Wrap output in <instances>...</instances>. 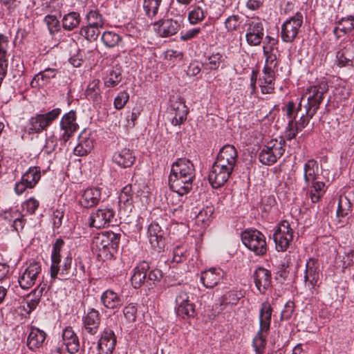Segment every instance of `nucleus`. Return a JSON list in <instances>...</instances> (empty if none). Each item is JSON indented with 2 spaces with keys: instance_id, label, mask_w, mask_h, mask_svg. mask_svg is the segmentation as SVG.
<instances>
[{
  "instance_id": "57",
  "label": "nucleus",
  "mask_w": 354,
  "mask_h": 354,
  "mask_svg": "<svg viewBox=\"0 0 354 354\" xmlns=\"http://www.w3.org/2000/svg\"><path fill=\"white\" fill-rule=\"evenodd\" d=\"M300 131L295 121L288 120L287 126L285 129V138L288 140L295 138L297 134Z\"/></svg>"
},
{
  "instance_id": "35",
  "label": "nucleus",
  "mask_w": 354,
  "mask_h": 354,
  "mask_svg": "<svg viewBox=\"0 0 354 354\" xmlns=\"http://www.w3.org/2000/svg\"><path fill=\"white\" fill-rule=\"evenodd\" d=\"M272 309L268 302H263L259 311V324L261 331H266L268 333L272 317Z\"/></svg>"
},
{
  "instance_id": "40",
  "label": "nucleus",
  "mask_w": 354,
  "mask_h": 354,
  "mask_svg": "<svg viewBox=\"0 0 354 354\" xmlns=\"http://www.w3.org/2000/svg\"><path fill=\"white\" fill-rule=\"evenodd\" d=\"M81 21L80 13L70 12L64 15L62 18V26L64 30L70 31L78 27Z\"/></svg>"
},
{
  "instance_id": "53",
  "label": "nucleus",
  "mask_w": 354,
  "mask_h": 354,
  "mask_svg": "<svg viewBox=\"0 0 354 354\" xmlns=\"http://www.w3.org/2000/svg\"><path fill=\"white\" fill-rule=\"evenodd\" d=\"M242 294L237 290H231L225 293L222 298L223 304L236 305L241 298Z\"/></svg>"
},
{
  "instance_id": "25",
  "label": "nucleus",
  "mask_w": 354,
  "mask_h": 354,
  "mask_svg": "<svg viewBox=\"0 0 354 354\" xmlns=\"http://www.w3.org/2000/svg\"><path fill=\"white\" fill-rule=\"evenodd\" d=\"M255 286L261 293H264L271 285V273L263 268H257L253 274Z\"/></svg>"
},
{
  "instance_id": "47",
  "label": "nucleus",
  "mask_w": 354,
  "mask_h": 354,
  "mask_svg": "<svg viewBox=\"0 0 354 354\" xmlns=\"http://www.w3.org/2000/svg\"><path fill=\"white\" fill-rule=\"evenodd\" d=\"M205 17L203 9L199 6H192L188 13V21L191 25L200 24Z\"/></svg>"
},
{
  "instance_id": "46",
  "label": "nucleus",
  "mask_w": 354,
  "mask_h": 354,
  "mask_svg": "<svg viewBox=\"0 0 354 354\" xmlns=\"http://www.w3.org/2000/svg\"><path fill=\"white\" fill-rule=\"evenodd\" d=\"M101 39L106 47L113 48L120 44L122 41V37L113 31H105L103 32Z\"/></svg>"
},
{
  "instance_id": "42",
  "label": "nucleus",
  "mask_w": 354,
  "mask_h": 354,
  "mask_svg": "<svg viewBox=\"0 0 354 354\" xmlns=\"http://www.w3.org/2000/svg\"><path fill=\"white\" fill-rule=\"evenodd\" d=\"M100 84L99 80H93L88 84L85 91L86 97L95 102H100L102 98Z\"/></svg>"
},
{
  "instance_id": "20",
  "label": "nucleus",
  "mask_w": 354,
  "mask_h": 354,
  "mask_svg": "<svg viewBox=\"0 0 354 354\" xmlns=\"http://www.w3.org/2000/svg\"><path fill=\"white\" fill-rule=\"evenodd\" d=\"M171 174L195 177V169L191 160L185 157L179 158L171 166Z\"/></svg>"
},
{
  "instance_id": "7",
  "label": "nucleus",
  "mask_w": 354,
  "mask_h": 354,
  "mask_svg": "<svg viewBox=\"0 0 354 354\" xmlns=\"http://www.w3.org/2000/svg\"><path fill=\"white\" fill-rule=\"evenodd\" d=\"M77 115L74 110L64 113L59 121V140L66 142L79 130Z\"/></svg>"
},
{
  "instance_id": "63",
  "label": "nucleus",
  "mask_w": 354,
  "mask_h": 354,
  "mask_svg": "<svg viewBox=\"0 0 354 354\" xmlns=\"http://www.w3.org/2000/svg\"><path fill=\"white\" fill-rule=\"evenodd\" d=\"M39 205V203L37 200L34 198H30L24 203L23 208L30 214H34Z\"/></svg>"
},
{
  "instance_id": "1",
  "label": "nucleus",
  "mask_w": 354,
  "mask_h": 354,
  "mask_svg": "<svg viewBox=\"0 0 354 354\" xmlns=\"http://www.w3.org/2000/svg\"><path fill=\"white\" fill-rule=\"evenodd\" d=\"M326 84L314 85L306 91L307 99L304 104V111L298 121H295L300 131L309 123L310 119L315 115L324 100V95L327 91Z\"/></svg>"
},
{
  "instance_id": "39",
  "label": "nucleus",
  "mask_w": 354,
  "mask_h": 354,
  "mask_svg": "<svg viewBox=\"0 0 354 354\" xmlns=\"http://www.w3.org/2000/svg\"><path fill=\"white\" fill-rule=\"evenodd\" d=\"M225 61L223 55L220 52H212L203 64L206 70H217L221 64Z\"/></svg>"
},
{
  "instance_id": "37",
  "label": "nucleus",
  "mask_w": 354,
  "mask_h": 354,
  "mask_svg": "<svg viewBox=\"0 0 354 354\" xmlns=\"http://www.w3.org/2000/svg\"><path fill=\"white\" fill-rule=\"evenodd\" d=\"M306 97L307 98L306 93L301 97L297 107L292 101L288 102L285 106L282 107V111L288 120L295 121L298 113L302 111L304 108L302 102L305 101Z\"/></svg>"
},
{
  "instance_id": "41",
  "label": "nucleus",
  "mask_w": 354,
  "mask_h": 354,
  "mask_svg": "<svg viewBox=\"0 0 354 354\" xmlns=\"http://www.w3.org/2000/svg\"><path fill=\"white\" fill-rule=\"evenodd\" d=\"M41 178L40 168L37 167H30L23 176L22 178L26 186L29 188L34 187Z\"/></svg>"
},
{
  "instance_id": "32",
  "label": "nucleus",
  "mask_w": 354,
  "mask_h": 354,
  "mask_svg": "<svg viewBox=\"0 0 354 354\" xmlns=\"http://www.w3.org/2000/svg\"><path fill=\"white\" fill-rule=\"evenodd\" d=\"M101 302L105 308L109 309H115L123 304L122 297L112 290H106L102 293Z\"/></svg>"
},
{
  "instance_id": "59",
  "label": "nucleus",
  "mask_w": 354,
  "mask_h": 354,
  "mask_svg": "<svg viewBox=\"0 0 354 354\" xmlns=\"http://www.w3.org/2000/svg\"><path fill=\"white\" fill-rule=\"evenodd\" d=\"M113 161L119 167L126 168L133 164L135 156H113Z\"/></svg>"
},
{
  "instance_id": "6",
  "label": "nucleus",
  "mask_w": 354,
  "mask_h": 354,
  "mask_svg": "<svg viewBox=\"0 0 354 354\" xmlns=\"http://www.w3.org/2000/svg\"><path fill=\"white\" fill-rule=\"evenodd\" d=\"M243 243L250 250L259 256L266 253L267 245L265 236L257 230H245L241 233Z\"/></svg>"
},
{
  "instance_id": "22",
  "label": "nucleus",
  "mask_w": 354,
  "mask_h": 354,
  "mask_svg": "<svg viewBox=\"0 0 354 354\" xmlns=\"http://www.w3.org/2000/svg\"><path fill=\"white\" fill-rule=\"evenodd\" d=\"M101 199V189L97 187L87 188L83 191L80 198V205L86 208L97 205Z\"/></svg>"
},
{
  "instance_id": "8",
  "label": "nucleus",
  "mask_w": 354,
  "mask_h": 354,
  "mask_svg": "<svg viewBox=\"0 0 354 354\" xmlns=\"http://www.w3.org/2000/svg\"><path fill=\"white\" fill-rule=\"evenodd\" d=\"M303 24V15L297 12L286 19L281 28V38L283 42L292 43L296 39Z\"/></svg>"
},
{
  "instance_id": "12",
  "label": "nucleus",
  "mask_w": 354,
  "mask_h": 354,
  "mask_svg": "<svg viewBox=\"0 0 354 354\" xmlns=\"http://www.w3.org/2000/svg\"><path fill=\"white\" fill-rule=\"evenodd\" d=\"M293 239V230L287 221H282L273 234L276 250L279 252L286 251Z\"/></svg>"
},
{
  "instance_id": "10",
  "label": "nucleus",
  "mask_w": 354,
  "mask_h": 354,
  "mask_svg": "<svg viewBox=\"0 0 354 354\" xmlns=\"http://www.w3.org/2000/svg\"><path fill=\"white\" fill-rule=\"evenodd\" d=\"M245 39L248 45L257 46L264 37L263 24L259 18H251L244 24Z\"/></svg>"
},
{
  "instance_id": "30",
  "label": "nucleus",
  "mask_w": 354,
  "mask_h": 354,
  "mask_svg": "<svg viewBox=\"0 0 354 354\" xmlns=\"http://www.w3.org/2000/svg\"><path fill=\"white\" fill-rule=\"evenodd\" d=\"M55 68H47L36 74L30 82L32 88L43 87L48 84L50 80L55 78L57 73Z\"/></svg>"
},
{
  "instance_id": "5",
  "label": "nucleus",
  "mask_w": 354,
  "mask_h": 354,
  "mask_svg": "<svg viewBox=\"0 0 354 354\" xmlns=\"http://www.w3.org/2000/svg\"><path fill=\"white\" fill-rule=\"evenodd\" d=\"M120 242V236L112 232H104L96 234L91 242V248L93 252L102 254H113L116 251Z\"/></svg>"
},
{
  "instance_id": "62",
  "label": "nucleus",
  "mask_w": 354,
  "mask_h": 354,
  "mask_svg": "<svg viewBox=\"0 0 354 354\" xmlns=\"http://www.w3.org/2000/svg\"><path fill=\"white\" fill-rule=\"evenodd\" d=\"M136 312L137 309L133 304H129L123 310L124 317L129 322L135 321Z\"/></svg>"
},
{
  "instance_id": "38",
  "label": "nucleus",
  "mask_w": 354,
  "mask_h": 354,
  "mask_svg": "<svg viewBox=\"0 0 354 354\" xmlns=\"http://www.w3.org/2000/svg\"><path fill=\"white\" fill-rule=\"evenodd\" d=\"M284 144L285 141L283 140L272 139L265 145L262 153H266L268 155H283L285 153Z\"/></svg>"
},
{
  "instance_id": "43",
  "label": "nucleus",
  "mask_w": 354,
  "mask_h": 354,
  "mask_svg": "<svg viewBox=\"0 0 354 354\" xmlns=\"http://www.w3.org/2000/svg\"><path fill=\"white\" fill-rule=\"evenodd\" d=\"M354 30V15L343 17L338 21V26L333 29V33L337 35L339 30L344 34Z\"/></svg>"
},
{
  "instance_id": "26",
  "label": "nucleus",
  "mask_w": 354,
  "mask_h": 354,
  "mask_svg": "<svg viewBox=\"0 0 354 354\" xmlns=\"http://www.w3.org/2000/svg\"><path fill=\"white\" fill-rule=\"evenodd\" d=\"M164 231L156 223H151L148 227V238L149 243L155 249H162L164 247Z\"/></svg>"
},
{
  "instance_id": "31",
  "label": "nucleus",
  "mask_w": 354,
  "mask_h": 354,
  "mask_svg": "<svg viewBox=\"0 0 354 354\" xmlns=\"http://www.w3.org/2000/svg\"><path fill=\"white\" fill-rule=\"evenodd\" d=\"M337 65L340 67L352 66L354 60V48L348 44L336 53Z\"/></svg>"
},
{
  "instance_id": "55",
  "label": "nucleus",
  "mask_w": 354,
  "mask_h": 354,
  "mask_svg": "<svg viewBox=\"0 0 354 354\" xmlns=\"http://www.w3.org/2000/svg\"><path fill=\"white\" fill-rule=\"evenodd\" d=\"M44 21L47 25L50 34H55L59 30V21L55 16L48 15L44 17Z\"/></svg>"
},
{
  "instance_id": "16",
  "label": "nucleus",
  "mask_w": 354,
  "mask_h": 354,
  "mask_svg": "<svg viewBox=\"0 0 354 354\" xmlns=\"http://www.w3.org/2000/svg\"><path fill=\"white\" fill-rule=\"evenodd\" d=\"M189 113L188 108L185 102L179 100L171 102L168 109V119L174 126H180L183 124Z\"/></svg>"
},
{
  "instance_id": "9",
  "label": "nucleus",
  "mask_w": 354,
  "mask_h": 354,
  "mask_svg": "<svg viewBox=\"0 0 354 354\" xmlns=\"http://www.w3.org/2000/svg\"><path fill=\"white\" fill-rule=\"evenodd\" d=\"M183 19L181 17L176 18H163L153 24V29L158 37H169L176 35L181 28Z\"/></svg>"
},
{
  "instance_id": "27",
  "label": "nucleus",
  "mask_w": 354,
  "mask_h": 354,
  "mask_svg": "<svg viewBox=\"0 0 354 354\" xmlns=\"http://www.w3.org/2000/svg\"><path fill=\"white\" fill-rule=\"evenodd\" d=\"M83 324L87 333L93 335H95L100 324L99 312L93 308L91 309L83 317Z\"/></svg>"
},
{
  "instance_id": "50",
  "label": "nucleus",
  "mask_w": 354,
  "mask_h": 354,
  "mask_svg": "<svg viewBox=\"0 0 354 354\" xmlns=\"http://www.w3.org/2000/svg\"><path fill=\"white\" fill-rule=\"evenodd\" d=\"M311 183L312 190L310 191V196L313 203H317L324 193L325 185L324 183L317 180Z\"/></svg>"
},
{
  "instance_id": "11",
  "label": "nucleus",
  "mask_w": 354,
  "mask_h": 354,
  "mask_svg": "<svg viewBox=\"0 0 354 354\" xmlns=\"http://www.w3.org/2000/svg\"><path fill=\"white\" fill-rule=\"evenodd\" d=\"M278 66L279 64H264L262 75L258 80L259 86L263 94H272L274 92Z\"/></svg>"
},
{
  "instance_id": "51",
  "label": "nucleus",
  "mask_w": 354,
  "mask_h": 354,
  "mask_svg": "<svg viewBox=\"0 0 354 354\" xmlns=\"http://www.w3.org/2000/svg\"><path fill=\"white\" fill-rule=\"evenodd\" d=\"M351 211V203L346 196H340L337 209V216L344 217Z\"/></svg>"
},
{
  "instance_id": "4",
  "label": "nucleus",
  "mask_w": 354,
  "mask_h": 354,
  "mask_svg": "<svg viewBox=\"0 0 354 354\" xmlns=\"http://www.w3.org/2000/svg\"><path fill=\"white\" fill-rule=\"evenodd\" d=\"M162 276L161 270L158 269L150 270L149 263L142 261L134 268L131 281L135 288H138L145 283L149 288H151L160 280Z\"/></svg>"
},
{
  "instance_id": "49",
  "label": "nucleus",
  "mask_w": 354,
  "mask_h": 354,
  "mask_svg": "<svg viewBox=\"0 0 354 354\" xmlns=\"http://www.w3.org/2000/svg\"><path fill=\"white\" fill-rule=\"evenodd\" d=\"M162 0H143V8L147 17L152 18L158 12Z\"/></svg>"
},
{
  "instance_id": "23",
  "label": "nucleus",
  "mask_w": 354,
  "mask_h": 354,
  "mask_svg": "<svg viewBox=\"0 0 354 354\" xmlns=\"http://www.w3.org/2000/svg\"><path fill=\"white\" fill-rule=\"evenodd\" d=\"M214 32V26L208 23H205L200 27L193 28L182 32L180 33V39L183 41H186L194 38H196L199 34L202 35V38L205 39L208 37L209 35Z\"/></svg>"
},
{
  "instance_id": "44",
  "label": "nucleus",
  "mask_w": 354,
  "mask_h": 354,
  "mask_svg": "<svg viewBox=\"0 0 354 354\" xmlns=\"http://www.w3.org/2000/svg\"><path fill=\"white\" fill-rule=\"evenodd\" d=\"M122 80V74L118 70L111 69L107 71L106 75L103 77L105 87L113 88Z\"/></svg>"
},
{
  "instance_id": "52",
  "label": "nucleus",
  "mask_w": 354,
  "mask_h": 354,
  "mask_svg": "<svg viewBox=\"0 0 354 354\" xmlns=\"http://www.w3.org/2000/svg\"><path fill=\"white\" fill-rule=\"evenodd\" d=\"M266 331L259 330L254 338L253 346L257 353H261L263 352L266 344Z\"/></svg>"
},
{
  "instance_id": "54",
  "label": "nucleus",
  "mask_w": 354,
  "mask_h": 354,
  "mask_svg": "<svg viewBox=\"0 0 354 354\" xmlns=\"http://www.w3.org/2000/svg\"><path fill=\"white\" fill-rule=\"evenodd\" d=\"M129 100V94L127 91H122L119 92L113 101L114 108L118 110L123 109Z\"/></svg>"
},
{
  "instance_id": "29",
  "label": "nucleus",
  "mask_w": 354,
  "mask_h": 354,
  "mask_svg": "<svg viewBox=\"0 0 354 354\" xmlns=\"http://www.w3.org/2000/svg\"><path fill=\"white\" fill-rule=\"evenodd\" d=\"M64 245V241L57 239L53 245L51 254L50 277L55 279L57 277L59 270V264L61 262L60 252Z\"/></svg>"
},
{
  "instance_id": "64",
  "label": "nucleus",
  "mask_w": 354,
  "mask_h": 354,
  "mask_svg": "<svg viewBox=\"0 0 354 354\" xmlns=\"http://www.w3.org/2000/svg\"><path fill=\"white\" fill-rule=\"evenodd\" d=\"M295 305L292 301H288L286 304L281 314V317L282 319H288L292 316L294 312Z\"/></svg>"
},
{
  "instance_id": "24",
  "label": "nucleus",
  "mask_w": 354,
  "mask_h": 354,
  "mask_svg": "<svg viewBox=\"0 0 354 354\" xmlns=\"http://www.w3.org/2000/svg\"><path fill=\"white\" fill-rule=\"evenodd\" d=\"M116 343V337L111 330H105L97 344L98 354H111Z\"/></svg>"
},
{
  "instance_id": "56",
  "label": "nucleus",
  "mask_w": 354,
  "mask_h": 354,
  "mask_svg": "<svg viewBox=\"0 0 354 354\" xmlns=\"http://www.w3.org/2000/svg\"><path fill=\"white\" fill-rule=\"evenodd\" d=\"M119 206L120 207V210L123 209L124 212H131L133 207V197L125 194H120Z\"/></svg>"
},
{
  "instance_id": "2",
  "label": "nucleus",
  "mask_w": 354,
  "mask_h": 354,
  "mask_svg": "<svg viewBox=\"0 0 354 354\" xmlns=\"http://www.w3.org/2000/svg\"><path fill=\"white\" fill-rule=\"evenodd\" d=\"M237 156H216L208 175V180L213 188L223 186L228 180L236 162Z\"/></svg>"
},
{
  "instance_id": "58",
  "label": "nucleus",
  "mask_w": 354,
  "mask_h": 354,
  "mask_svg": "<svg viewBox=\"0 0 354 354\" xmlns=\"http://www.w3.org/2000/svg\"><path fill=\"white\" fill-rule=\"evenodd\" d=\"M240 17L233 15L228 17L225 21V26L228 32L236 30L240 24Z\"/></svg>"
},
{
  "instance_id": "13",
  "label": "nucleus",
  "mask_w": 354,
  "mask_h": 354,
  "mask_svg": "<svg viewBox=\"0 0 354 354\" xmlns=\"http://www.w3.org/2000/svg\"><path fill=\"white\" fill-rule=\"evenodd\" d=\"M41 267L39 263L32 262L24 270L19 277L18 282L22 289L31 288L39 278Z\"/></svg>"
},
{
  "instance_id": "61",
  "label": "nucleus",
  "mask_w": 354,
  "mask_h": 354,
  "mask_svg": "<svg viewBox=\"0 0 354 354\" xmlns=\"http://www.w3.org/2000/svg\"><path fill=\"white\" fill-rule=\"evenodd\" d=\"M186 259V250L183 247L177 246L173 251V261L180 263Z\"/></svg>"
},
{
  "instance_id": "33",
  "label": "nucleus",
  "mask_w": 354,
  "mask_h": 354,
  "mask_svg": "<svg viewBox=\"0 0 354 354\" xmlns=\"http://www.w3.org/2000/svg\"><path fill=\"white\" fill-rule=\"evenodd\" d=\"M45 288V284H39L27 295L26 299L27 308L24 306V308L28 313H30L36 308L37 306L39 303L41 297Z\"/></svg>"
},
{
  "instance_id": "48",
  "label": "nucleus",
  "mask_w": 354,
  "mask_h": 354,
  "mask_svg": "<svg viewBox=\"0 0 354 354\" xmlns=\"http://www.w3.org/2000/svg\"><path fill=\"white\" fill-rule=\"evenodd\" d=\"M72 264V258L71 257H66L62 265H59V270L58 275L56 278L59 280H67L74 274L71 273V268Z\"/></svg>"
},
{
  "instance_id": "21",
  "label": "nucleus",
  "mask_w": 354,
  "mask_h": 354,
  "mask_svg": "<svg viewBox=\"0 0 354 354\" xmlns=\"http://www.w3.org/2000/svg\"><path fill=\"white\" fill-rule=\"evenodd\" d=\"M224 275L221 268H211L201 274V281L207 288H212L219 283Z\"/></svg>"
},
{
  "instance_id": "19",
  "label": "nucleus",
  "mask_w": 354,
  "mask_h": 354,
  "mask_svg": "<svg viewBox=\"0 0 354 354\" xmlns=\"http://www.w3.org/2000/svg\"><path fill=\"white\" fill-rule=\"evenodd\" d=\"M319 263L313 259H309L306 264L304 281L309 289H314L317 285L320 277Z\"/></svg>"
},
{
  "instance_id": "60",
  "label": "nucleus",
  "mask_w": 354,
  "mask_h": 354,
  "mask_svg": "<svg viewBox=\"0 0 354 354\" xmlns=\"http://www.w3.org/2000/svg\"><path fill=\"white\" fill-rule=\"evenodd\" d=\"M213 213L212 208L207 207L205 209L201 210L196 216V221L198 224L202 223L206 225L209 221Z\"/></svg>"
},
{
  "instance_id": "34",
  "label": "nucleus",
  "mask_w": 354,
  "mask_h": 354,
  "mask_svg": "<svg viewBox=\"0 0 354 354\" xmlns=\"http://www.w3.org/2000/svg\"><path fill=\"white\" fill-rule=\"evenodd\" d=\"M46 333L37 328L32 327L28 337L27 345L31 350H35L42 346L45 339Z\"/></svg>"
},
{
  "instance_id": "36",
  "label": "nucleus",
  "mask_w": 354,
  "mask_h": 354,
  "mask_svg": "<svg viewBox=\"0 0 354 354\" xmlns=\"http://www.w3.org/2000/svg\"><path fill=\"white\" fill-rule=\"evenodd\" d=\"M86 24L102 29L105 24V18L97 8L89 9L84 17Z\"/></svg>"
},
{
  "instance_id": "28",
  "label": "nucleus",
  "mask_w": 354,
  "mask_h": 354,
  "mask_svg": "<svg viewBox=\"0 0 354 354\" xmlns=\"http://www.w3.org/2000/svg\"><path fill=\"white\" fill-rule=\"evenodd\" d=\"M62 342L68 353L73 354L78 351L80 342L71 327H66L62 332Z\"/></svg>"
},
{
  "instance_id": "14",
  "label": "nucleus",
  "mask_w": 354,
  "mask_h": 354,
  "mask_svg": "<svg viewBox=\"0 0 354 354\" xmlns=\"http://www.w3.org/2000/svg\"><path fill=\"white\" fill-rule=\"evenodd\" d=\"M176 309L179 316L185 317H194L195 314V305L193 298L185 291H180L176 297Z\"/></svg>"
},
{
  "instance_id": "45",
  "label": "nucleus",
  "mask_w": 354,
  "mask_h": 354,
  "mask_svg": "<svg viewBox=\"0 0 354 354\" xmlns=\"http://www.w3.org/2000/svg\"><path fill=\"white\" fill-rule=\"evenodd\" d=\"M101 28L88 24L82 26L80 29V35L90 41H96L100 34Z\"/></svg>"
},
{
  "instance_id": "17",
  "label": "nucleus",
  "mask_w": 354,
  "mask_h": 354,
  "mask_svg": "<svg viewBox=\"0 0 354 354\" xmlns=\"http://www.w3.org/2000/svg\"><path fill=\"white\" fill-rule=\"evenodd\" d=\"M115 212L110 208H99L91 214L89 226L95 228L105 227L109 225L113 218Z\"/></svg>"
},
{
  "instance_id": "15",
  "label": "nucleus",
  "mask_w": 354,
  "mask_h": 354,
  "mask_svg": "<svg viewBox=\"0 0 354 354\" xmlns=\"http://www.w3.org/2000/svg\"><path fill=\"white\" fill-rule=\"evenodd\" d=\"M194 178L171 174L169 176V185L171 190L179 196H184L192 189Z\"/></svg>"
},
{
  "instance_id": "18",
  "label": "nucleus",
  "mask_w": 354,
  "mask_h": 354,
  "mask_svg": "<svg viewBox=\"0 0 354 354\" xmlns=\"http://www.w3.org/2000/svg\"><path fill=\"white\" fill-rule=\"evenodd\" d=\"M278 39L267 35L263 45V53L265 57V64H279L280 54L278 51Z\"/></svg>"
},
{
  "instance_id": "3",
  "label": "nucleus",
  "mask_w": 354,
  "mask_h": 354,
  "mask_svg": "<svg viewBox=\"0 0 354 354\" xmlns=\"http://www.w3.org/2000/svg\"><path fill=\"white\" fill-rule=\"evenodd\" d=\"M61 112V109L55 108L48 112L37 113L32 116L24 127V133L21 136L22 139H26L27 134L40 133L43 131L46 130L58 118Z\"/></svg>"
}]
</instances>
